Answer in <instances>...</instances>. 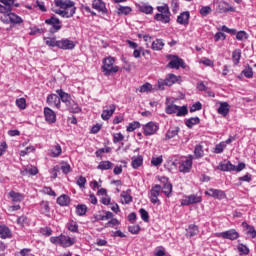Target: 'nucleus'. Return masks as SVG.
Masks as SVG:
<instances>
[{
    "label": "nucleus",
    "mask_w": 256,
    "mask_h": 256,
    "mask_svg": "<svg viewBox=\"0 0 256 256\" xmlns=\"http://www.w3.org/2000/svg\"><path fill=\"white\" fill-rule=\"evenodd\" d=\"M56 7L59 9L56 11L57 15L63 17L64 19H71L75 13H77V7H75V2L71 0H55Z\"/></svg>",
    "instance_id": "obj_1"
},
{
    "label": "nucleus",
    "mask_w": 256,
    "mask_h": 256,
    "mask_svg": "<svg viewBox=\"0 0 256 256\" xmlns=\"http://www.w3.org/2000/svg\"><path fill=\"white\" fill-rule=\"evenodd\" d=\"M103 74L106 77L119 72V66L115 65V58L109 56L103 59V65L101 67Z\"/></svg>",
    "instance_id": "obj_2"
},
{
    "label": "nucleus",
    "mask_w": 256,
    "mask_h": 256,
    "mask_svg": "<svg viewBox=\"0 0 256 256\" xmlns=\"http://www.w3.org/2000/svg\"><path fill=\"white\" fill-rule=\"evenodd\" d=\"M158 13H164L163 14H155L154 19L155 21H159L160 23H171V10L169 9L168 4H162L161 6L156 7Z\"/></svg>",
    "instance_id": "obj_3"
},
{
    "label": "nucleus",
    "mask_w": 256,
    "mask_h": 256,
    "mask_svg": "<svg viewBox=\"0 0 256 256\" xmlns=\"http://www.w3.org/2000/svg\"><path fill=\"white\" fill-rule=\"evenodd\" d=\"M175 83H181V76L175 74H167L165 79H158L157 87L160 91H164L165 87H173Z\"/></svg>",
    "instance_id": "obj_4"
},
{
    "label": "nucleus",
    "mask_w": 256,
    "mask_h": 256,
    "mask_svg": "<svg viewBox=\"0 0 256 256\" xmlns=\"http://www.w3.org/2000/svg\"><path fill=\"white\" fill-rule=\"evenodd\" d=\"M46 25H50V33L54 35V33H59L61 29L63 28V25L61 24V20L59 18L52 16L49 19L45 20Z\"/></svg>",
    "instance_id": "obj_5"
},
{
    "label": "nucleus",
    "mask_w": 256,
    "mask_h": 256,
    "mask_svg": "<svg viewBox=\"0 0 256 256\" xmlns=\"http://www.w3.org/2000/svg\"><path fill=\"white\" fill-rule=\"evenodd\" d=\"M161 185L159 184H156L154 185L151 189H150V192H149V199H150V202L153 204V205H160L161 204V201L159 200V195H161Z\"/></svg>",
    "instance_id": "obj_6"
},
{
    "label": "nucleus",
    "mask_w": 256,
    "mask_h": 256,
    "mask_svg": "<svg viewBox=\"0 0 256 256\" xmlns=\"http://www.w3.org/2000/svg\"><path fill=\"white\" fill-rule=\"evenodd\" d=\"M178 169L180 173H191V169H193V155H189L185 160H182Z\"/></svg>",
    "instance_id": "obj_7"
},
{
    "label": "nucleus",
    "mask_w": 256,
    "mask_h": 256,
    "mask_svg": "<svg viewBox=\"0 0 256 256\" xmlns=\"http://www.w3.org/2000/svg\"><path fill=\"white\" fill-rule=\"evenodd\" d=\"M142 129L145 137H151V135H155V133L159 131V125L153 121H150L143 125Z\"/></svg>",
    "instance_id": "obj_8"
},
{
    "label": "nucleus",
    "mask_w": 256,
    "mask_h": 256,
    "mask_svg": "<svg viewBox=\"0 0 256 256\" xmlns=\"http://www.w3.org/2000/svg\"><path fill=\"white\" fill-rule=\"evenodd\" d=\"M215 237L229 239L230 241H236V239L239 237V232H237V230L235 229H230L224 232L216 233Z\"/></svg>",
    "instance_id": "obj_9"
},
{
    "label": "nucleus",
    "mask_w": 256,
    "mask_h": 256,
    "mask_svg": "<svg viewBox=\"0 0 256 256\" xmlns=\"http://www.w3.org/2000/svg\"><path fill=\"white\" fill-rule=\"evenodd\" d=\"M216 11H217V13H229V12L235 13V11H237V9L233 6H231L226 1H220V2H217Z\"/></svg>",
    "instance_id": "obj_10"
},
{
    "label": "nucleus",
    "mask_w": 256,
    "mask_h": 256,
    "mask_svg": "<svg viewBox=\"0 0 256 256\" xmlns=\"http://www.w3.org/2000/svg\"><path fill=\"white\" fill-rule=\"evenodd\" d=\"M203 201V198L201 196H197L195 194H191L189 196H186L181 201L182 207H187L189 205H195V203H201Z\"/></svg>",
    "instance_id": "obj_11"
},
{
    "label": "nucleus",
    "mask_w": 256,
    "mask_h": 256,
    "mask_svg": "<svg viewBox=\"0 0 256 256\" xmlns=\"http://www.w3.org/2000/svg\"><path fill=\"white\" fill-rule=\"evenodd\" d=\"M58 49H62L63 51H71L75 49V42L67 38L58 40Z\"/></svg>",
    "instance_id": "obj_12"
},
{
    "label": "nucleus",
    "mask_w": 256,
    "mask_h": 256,
    "mask_svg": "<svg viewBox=\"0 0 256 256\" xmlns=\"http://www.w3.org/2000/svg\"><path fill=\"white\" fill-rule=\"evenodd\" d=\"M205 195H208L209 197H213L214 199H218L219 201L227 197V194H225V191L215 189V188H210L208 191H205Z\"/></svg>",
    "instance_id": "obj_13"
},
{
    "label": "nucleus",
    "mask_w": 256,
    "mask_h": 256,
    "mask_svg": "<svg viewBox=\"0 0 256 256\" xmlns=\"http://www.w3.org/2000/svg\"><path fill=\"white\" fill-rule=\"evenodd\" d=\"M160 181L162 183H164V185L162 187V193H164V195L166 197H171V195L173 193V184L168 182L169 179L167 177L160 178Z\"/></svg>",
    "instance_id": "obj_14"
},
{
    "label": "nucleus",
    "mask_w": 256,
    "mask_h": 256,
    "mask_svg": "<svg viewBox=\"0 0 256 256\" xmlns=\"http://www.w3.org/2000/svg\"><path fill=\"white\" fill-rule=\"evenodd\" d=\"M46 103L50 107H56V109H61V99L57 94H50L47 96Z\"/></svg>",
    "instance_id": "obj_15"
},
{
    "label": "nucleus",
    "mask_w": 256,
    "mask_h": 256,
    "mask_svg": "<svg viewBox=\"0 0 256 256\" xmlns=\"http://www.w3.org/2000/svg\"><path fill=\"white\" fill-rule=\"evenodd\" d=\"M44 117L47 123L53 124L57 121V114L49 107L44 108Z\"/></svg>",
    "instance_id": "obj_16"
},
{
    "label": "nucleus",
    "mask_w": 256,
    "mask_h": 256,
    "mask_svg": "<svg viewBox=\"0 0 256 256\" xmlns=\"http://www.w3.org/2000/svg\"><path fill=\"white\" fill-rule=\"evenodd\" d=\"M0 13H11L13 11V5H15V0H0Z\"/></svg>",
    "instance_id": "obj_17"
},
{
    "label": "nucleus",
    "mask_w": 256,
    "mask_h": 256,
    "mask_svg": "<svg viewBox=\"0 0 256 256\" xmlns=\"http://www.w3.org/2000/svg\"><path fill=\"white\" fill-rule=\"evenodd\" d=\"M116 109L117 106L115 104H111L107 109H104L101 114L103 121H109V119L113 117V113H115Z\"/></svg>",
    "instance_id": "obj_18"
},
{
    "label": "nucleus",
    "mask_w": 256,
    "mask_h": 256,
    "mask_svg": "<svg viewBox=\"0 0 256 256\" xmlns=\"http://www.w3.org/2000/svg\"><path fill=\"white\" fill-rule=\"evenodd\" d=\"M39 211L45 217H51V206H49V201L42 200L40 202Z\"/></svg>",
    "instance_id": "obj_19"
},
{
    "label": "nucleus",
    "mask_w": 256,
    "mask_h": 256,
    "mask_svg": "<svg viewBox=\"0 0 256 256\" xmlns=\"http://www.w3.org/2000/svg\"><path fill=\"white\" fill-rule=\"evenodd\" d=\"M185 62L183 61V59L174 56V59L170 60V62L168 63V67L170 69H179V67H185Z\"/></svg>",
    "instance_id": "obj_20"
},
{
    "label": "nucleus",
    "mask_w": 256,
    "mask_h": 256,
    "mask_svg": "<svg viewBox=\"0 0 256 256\" xmlns=\"http://www.w3.org/2000/svg\"><path fill=\"white\" fill-rule=\"evenodd\" d=\"M56 93H57V95H59L60 101H62V103H65V105L69 104L70 101L73 100L71 98V94L66 93L65 91H63V89L56 90Z\"/></svg>",
    "instance_id": "obj_21"
},
{
    "label": "nucleus",
    "mask_w": 256,
    "mask_h": 256,
    "mask_svg": "<svg viewBox=\"0 0 256 256\" xmlns=\"http://www.w3.org/2000/svg\"><path fill=\"white\" fill-rule=\"evenodd\" d=\"M230 110L231 106L227 102H220V106L217 110V113L219 115H222V117H227V115H229Z\"/></svg>",
    "instance_id": "obj_22"
},
{
    "label": "nucleus",
    "mask_w": 256,
    "mask_h": 256,
    "mask_svg": "<svg viewBox=\"0 0 256 256\" xmlns=\"http://www.w3.org/2000/svg\"><path fill=\"white\" fill-rule=\"evenodd\" d=\"M75 245V240L66 235H60V247H71Z\"/></svg>",
    "instance_id": "obj_23"
},
{
    "label": "nucleus",
    "mask_w": 256,
    "mask_h": 256,
    "mask_svg": "<svg viewBox=\"0 0 256 256\" xmlns=\"http://www.w3.org/2000/svg\"><path fill=\"white\" fill-rule=\"evenodd\" d=\"M190 17H191V14L189 13V11L182 12L177 17V23H179V25H189Z\"/></svg>",
    "instance_id": "obj_24"
},
{
    "label": "nucleus",
    "mask_w": 256,
    "mask_h": 256,
    "mask_svg": "<svg viewBox=\"0 0 256 256\" xmlns=\"http://www.w3.org/2000/svg\"><path fill=\"white\" fill-rule=\"evenodd\" d=\"M219 171H235V165L231 161L225 160L224 162L218 165Z\"/></svg>",
    "instance_id": "obj_25"
},
{
    "label": "nucleus",
    "mask_w": 256,
    "mask_h": 256,
    "mask_svg": "<svg viewBox=\"0 0 256 256\" xmlns=\"http://www.w3.org/2000/svg\"><path fill=\"white\" fill-rule=\"evenodd\" d=\"M49 151H50L49 155L54 158L60 157L61 153H63V149L61 148V145H59L58 143L52 146Z\"/></svg>",
    "instance_id": "obj_26"
},
{
    "label": "nucleus",
    "mask_w": 256,
    "mask_h": 256,
    "mask_svg": "<svg viewBox=\"0 0 256 256\" xmlns=\"http://www.w3.org/2000/svg\"><path fill=\"white\" fill-rule=\"evenodd\" d=\"M66 107L70 113H81V107L74 100H70V103L66 104Z\"/></svg>",
    "instance_id": "obj_27"
},
{
    "label": "nucleus",
    "mask_w": 256,
    "mask_h": 256,
    "mask_svg": "<svg viewBox=\"0 0 256 256\" xmlns=\"http://www.w3.org/2000/svg\"><path fill=\"white\" fill-rule=\"evenodd\" d=\"M114 164L109 161V160H105V161H101L98 166L97 169H99L100 171H109V169H113Z\"/></svg>",
    "instance_id": "obj_28"
},
{
    "label": "nucleus",
    "mask_w": 256,
    "mask_h": 256,
    "mask_svg": "<svg viewBox=\"0 0 256 256\" xmlns=\"http://www.w3.org/2000/svg\"><path fill=\"white\" fill-rule=\"evenodd\" d=\"M56 203L60 205V207H67V205L71 203V199L68 195L63 194L57 198Z\"/></svg>",
    "instance_id": "obj_29"
},
{
    "label": "nucleus",
    "mask_w": 256,
    "mask_h": 256,
    "mask_svg": "<svg viewBox=\"0 0 256 256\" xmlns=\"http://www.w3.org/2000/svg\"><path fill=\"white\" fill-rule=\"evenodd\" d=\"M186 237H195V235H199V227L195 224L189 225L187 228Z\"/></svg>",
    "instance_id": "obj_30"
},
{
    "label": "nucleus",
    "mask_w": 256,
    "mask_h": 256,
    "mask_svg": "<svg viewBox=\"0 0 256 256\" xmlns=\"http://www.w3.org/2000/svg\"><path fill=\"white\" fill-rule=\"evenodd\" d=\"M8 17L10 23H14L15 25H21L23 23V18L15 13L8 12Z\"/></svg>",
    "instance_id": "obj_31"
},
{
    "label": "nucleus",
    "mask_w": 256,
    "mask_h": 256,
    "mask_svg": "<svg viewBox=\"0 0 256 256\" xmlns=\"http://www.w3.org/2000/svg\"><path fill=\"white\" fill-rule=\"evenodd\" d=\"M242 227L247 231V235H251L252 239H255L256 231L254 226L249 225L247 222H242Z\"/></svg>",
    "instance_id": "obj_32"
},
{
    "label": "nucleus",
    "mask_w": 256,
    "mask_h": 256,
    "mask_svg": "<svg viewBox=\"0 0 256 256\" xmlns=\"http://www.w3.org/2000/svg\"><path fill=\"white\" fill-rule=\"evenodd\" d=\"M180 128L179 127H171L168 129L165 137L166 140L173 139L174 137H177L179 135Z\"/></svg>",
    "instance_id": "obj_33"
},
{
    "label": "nucleus",
    "mask_w": 256,
    "mask_h": 256,
    "mask_svg": "<svg viewBox=\"0 0 256 256\" xmlns=\"http://www.w3.org/2000/svg\"><path fill=\"white\" fill-rule=\"evenodd\" d=\"M163 47H165V43L163 42V39H156L152 42L151 49L153 51H162Z\"/></svg>",
    "instance_id": "obj_34"
},
{
    "label": "nucleus",
    "mask_w": 256,
    "mask_h": 256,
    "mask_svg": "<svg viewBox=\"0 0 256 256\" xmlns=\"http://www.w3.org/2000/svg\"><path fill=\"white\" fill-rule=\"evenodd\" d=\"M199 123H201V119H199V117H192L185 121V125L188 129H193V126L199 125Z\"/></svg>",
    "instance_id": "obj_35"
},
{
    "label": "nucleus",
    "mask_w": 256,
    "mask_h": 256,
    "mask_svg": "<svg viewBox=\"0 0 256 256\" xmlns=\"http://www.w3.org/2000/svg\"><path fill=\"white\" fill-rule=\"evenodd\" d=\"M131 165L134 169H139V167H141V165H143V156L138 155L136 157H132Z\"/></svg>",
    "instance_id": "obj_36"
},
{
    "label": "nucleus",
    "mask_w": 256,
    "mask_h": 256,
    "mask_svg": "<svg viewBox=\"0 0 256 256\" xmlns=\"http://www.w3.org/2000/svg\"><path fill=\"white\" fill-rule=\"evenodd\" d=\"M92 7L99 12L105 11V2L103 0H93Z\"/></svg>",
    "instance_id": "obj_37"
},
{
    "label": "nucleus",
    "mask_w": 256,
    "mask_h": 256,
    "mask_svg": "<svg viewBox=\"0 0 256 256\" xmlns=\"http://www.w3.org/2000/svg\"><path fill=\"white\" fill-rule=\"evenodd\" d=\"M0 237L1 239H7L8 237H11V230L9 227L5 225L0 226Z\"/></svg>",
    "instance_id": "obj_38"
},
{
    "label": "nucleus",
    "mask_w": 256,
    "mask_h": 256,
    "mask_svg": "<svg viewBox=\"0 0 256 256\" xmlns=\"http://www.w3.org/2000/svg\"><path fill=\"white\" fill-rule=\"evenodd\" d=\"M9 196L11 197L12 201H14V203H21V201L24 199L23 194L15 191H11Z\"/></svg>",
    "instance_id": "obj_39"
},
{
    "label": "nucleus",
    "mask_w": 256,
    "mask_h": 256,
    "mask_svg": "<svg viewBox=\"0 0 256 256\" xmlns=\"http://www.w3.org/2000/svg\"><path fill=\"white\" fill-rule=\"evenodd\" d=\"M204 155L205 151L203 150V146L200 144L196 145L194 149L195 159H201L202 157H204Z\"/></svg>",
    "instance_id": "obj_40"
},
{
    "label": "nucleus",
    "mask_w": 256,
    "mask_h": 256,
    "mask_svg": "<svg viewBox=\"0 0 256 256\" xmlns=\"http://www.w3.org/2000/svg\"><path fill=\"white\" fill-rule=\"evenodd\" d=\"M137 91H139V93H151V91H153V85L149 82H146L142 86H140Z\"/></svg>",
    "instance_id": "obj_41"
},
{
    "label": "nucleus",
    "mask_w": 256,
    "mask_h": 256,
    "mask_svg": "<svg viewBox=\"0 0 256 256\" xmlns=\"http://www.w3.org/2000/svg\"><path fill=\"white\" fill-rule=\"evenodd\" d=\"M121 197H122V203H125L126 205H129V203H133V196L131 194H129L128 191H123L121 193Z\"/></svg>",
    "instance_id": "obj_42"
},
{
    "label": "nucleus",
    "mask_w": 256,
    "mask_h": 256,
    "mask_svg": "<svg viewBox=\"0 0 256 256\" xmlns=\"http://www.w3.org/2000/svg\"><path fill=\"white\" fill-rule=\"evenodd\" d=\"M17 225H20V227H29V219L27 218V216L22 215L20 217L17 218Z\"/></svg>",
    "instance_id": "obj_43"
},
{
    "label": "nucleus",
    "mask_w": 256,
    "mask_h": 256,
    "mask_svg": "<svg viewBox=\"0 0 256 256\" xmlns=\"http://www.w3.org/2000/svg\"><path fill=\"white\" fill-rule=\"evenodd\" d=\"M232 61L234 65H237L241 61V49H236L232 53Z\"/></svg>",
    "instance_id": "obj_44"
},
{
    "label": "nucleus",
    "mask_w": 256,
    "mask_h": 256,
    "mask_svg": "<svg viewBox=\"0 0 256 256\" xmlns=\"http://www.w3.org/2000/svg\"><path fill=\"white\" fill-rule=\"evenodd\" d=\"M87 213V205L85 204H79L76 206V214L79 217H83Z\"/></svg>",
    "instance_id": "obj_45"
},
{
    "label": "nucleus",
    "mask_w": 256,
    "mask_h": 256,
    "mask_svg": "<svg viewBox=\"0 0 256 256\" xmlns=\"http://www.w3.org/2000/svg\"><path fill=\"white\" fill-rule=\"evenodd\" d=\"M241 75H244L246 79H253V68L249 65L241 72Z\"/></svg>",
    "instance_id": "obj_46"
},
{
    "label": "nucleus",
    "mask_w": 256,
    "mask_h": 256,
    "mask_svg": "<svg viewBox=\"0 0 256 256\" xmlns=\"http://www.w3.org/2000/svg\"><path fill=\"white\" fill-rule=\"evenodd\" d=\"M178 110H179V106L175 104H168L166 106L165 112L167 113V115H173L177 113Z\"/></svg>",
    "instance_id": "obj_47"
},
{
    "label": "nucleus",
    "mask_w": 256,
    "mask_h": 256,
    "mask_svg": "<svg viewBox=\"0 0 256 256\" xmlns=\"http://www.w3.org/2000/svg\"><path fill=\"white\" fill-rule=\"evenodd\" d=\"M141 127V123H139L138 121H133L131 123H129V125L126 128V131L128 133H133V131H135V129H139Z\"/></svg>",
    "instance_id": "obj_48"
},
{
    "label": "nucleus",
    "mask_w": 256,
    "mask_h": 256,
    "mask_svg": "<svg viewBox=\"0 0 256 256\" xmlns=\"http://www.w3.org/2000/svg\"><path fill=\"white\" fill-rule=\"evenodd\" d=\"M16 107L21 110L27 109V100L25 98L16 99Z\"/></svg>",
    "instance_id": "obj_49"
},
{
    "label": "nucleus",
    "mask_w": 256,
    "mask_h": 256,
    "mask_svg": "<svg viewBox=\"0 0 256 256\" xmlns=\"http://www.w3.org/2000/svg\"><path fill=\"white\" fill-rule=\"evenodd\" d=\"M132 9L129 6H119L117 10L118 15H129L131 13Z\"/></svg>",
    "instance_id": "obj_50"
},
{
    "label": "nucleus",
    "mask_w": 256,
    "mask_h": 256,
    "mask_svg": "<svg viewBox=\"0 0 256 256\" xmlns=\"http://www.w3.org/2000/svg\"><path fill=\"white\" fill-rule=\"evenodd\" d=\"M212 11L213 9H211V6H202L199 13L202 17H207V15H210Z\"/></svg>",
    "instance_id": "obj_51"
},
{
    "label": "nucleus",
    "mask_w": 256,
    "mask_h": 256,
    "mask_svg": "<svg viewBox=\"0 0 256 256\" xmlns=\"http://www.w3.org/2000/svg\"><path fill=\"white\" fill-rule=\"evenodd\" d=\"M225 149H227V145H225V142H220L215 146L214 153L221 154L223 153V151H225Z\"/></svg>",
    "instance_id": "obj_52"
},
{
    "label": "nucleus",
    "mask_w": 256,
    "mask_h": 256,
    "mask_svg": "<svg viewBox=\"0 0 256 256\" xmlns=\"http://www.w3.org/2000/svg\"><path fill=\"white\" fill-rule=\"evenodd\" d=\"M177 117H185L189 113V110L187 109V106H178V110L176 111Z\"/></svg>",
    "instance_id": "obj_53"
},
{
    "label": "nucleus",
    "mask_w": 256,
    "mask_h": 256,
    "mask_svg": "<svg viewBox=\"0 0 256 256\" xmlns=\"http://www.w3.org/2000/svg\"><path fill=\"white\" fill-rule=\"evenodd\" d=\"M141 13H145L146 15H151L153 14V6L151 5H142L140 7Z\"/></svg>",
    "instance_id": "obj_54"
},
{
    "label": "nucleus",
    "mask_w": 256,
    "mask_h": 256,
    "mask_svg": "<svg viewBox=\"0 0 256 256\" xmlns=\"http://www.w3.org/2000/svg\"><path fill=\"white\" fill-rule=\"evenodd\" d=\"M140 216L142 221H144L145 223H149V212H147V210H145V208H141L139 210Z\"/></svg>",
    "instance_id": "obj_55"
},
{
    "label": "nucleus",
    "mask_w": 256,
    "mask_h": 256,
    "mask_svg": "<svg viewBox=\"0 0 256 256\" xmlns=\"http://www.w3.org/2000/svg\"><path fill=\"white\" fill-rule=\"evenodd\" d=\"M58 44L59 40H57L56 38L48 37L46 39V45H48V47H58Z\"/></svg>",
    "instance_id": "obj_56"
},
{
    "label": "nucleus",
    "mask_w": 256,
    "mask_h": 256,
    "mask_svg": "<svg viewBox=\"0 0 256 256\" xmlns=\"http://www.w3.org/2000/svg\"><path fill=\"white\" fill-rule=\"evenodd\" d=\"M253 176L249 173H246L244 176L239 177L240 183L238 185H242V182L251 183Z\"/></svg>",
    "instance_id": "obj_57"
},
{
    "label": "nucleus",
    "mask_w": 256,
    "mask_h": 256,
    "mask_svg": "<svg viewBox=\"0 0 256 256\" xmlns=\"http://www.w3.org/2000/svg\"><path fill=\"white\" fill-rule=\"evenodd\" d=\"M61 171L64 173V175H69L71 173V165L67 162H63L61 165Z\"/></svg>",
    "instance_id": "obj_58"
},
{
    "label": "nucleus",
    "mask_w": 256,
    "mask_h": 256,
    "mask_svg": "<svg viewBox=\"0 0 256 256\" xmlns=\"http://www.w3.org/2000/svg\"><path fill=\"white\" fill-rule=\"evenodd\" d=\"M162 163H163V156L153 157L151 160V164L154 167H159V165H161Z\"/></svg>",
    "instance_id": "obj_59"
},
{
    "label": "nucleus",
    "mask_w": 256,
    "mask_h": 256,
    "mask_svg": "<svg viewBox=\"0 0 256 256\" xmlns=\"http://www.w3.org/2000/svg\"><path fill=\"white\" fill-rule=\"evenodd\" d=\"M124 139L125 136H123L121 132L113 134V143H121V141H124Z\"/></svg>",
    "instance_id": "obj_60"
},
{
    "label": "nucleus",
    "mask_w": 256,
    "mask_h": 256,
    "mask_svg": "<svg viewBox=\"0 0 256 256\" xmlns=\"http://www.w3.org/2000/svg\"><path fill=\"white\" fill-rule=\"evenodd\" d=\"M238 251L241 255H249V248L244 244L238 245Z\"/></svg>",
    "instance_id": "obj_61"
},
{
    "label": "nucleus",
    "mask_w": 256,
    "mask_h": 256,
    "mask_svg": "<svg viewBox=\"0 0 256 256\" xmlns=\"http://www.w3.org/2000/svg\"><path fill=\"white\" fill-rule=\"evenodd\" d=\"M117 225H120V222L117 218H112L110 221H108L106 224H105V227L106 228H109V227H117Z\"/></svg>",
    "instance_id": "obj_62"
},
{
    "label": "nucleus",
    "mask_w": 256,
    "mask_h": 256,
    "mask_svg": "<svg viewBox=\"0 0 256 256\" xmlns=\"http://www.w3.org/2000/svg\"><path fill=\"white\" fill-rule=\"evenodd\" d=\"M103 153H111V147L100 148L96 151V157H101Z\"/></svg>",
    "instance_id": "obj_63"
},
{
    "label": "nucleus",
    "mask_w": 256,
    "mask_h": 256,
    "mask_svg": "<svg viewBox=\"0 0 256 256\" xmlns=\"http://www.w3.org/2000/svg\"><path fill=\"white\" fill-rule=\"evenodd\" d=\"M172 12L177 13L179 11V0H171Z\"/></svg>",
    "instance_id": "obj_64"
}]
</instances>
